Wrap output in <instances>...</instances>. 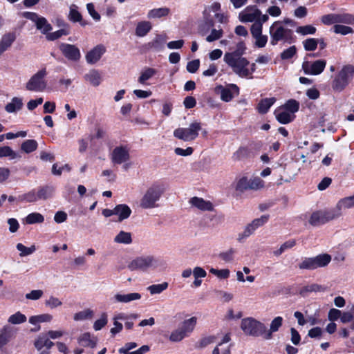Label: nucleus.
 <instances>
[{"label": "nucleus", "instance_id": "nucleus-24", "mask_svg": "<svg viewBox=\"0 0 354 354\" xmlns=\"http://www.w3.org/2000/svg\"><path fill=\"white\" fill-rule=\"evenodd\" d=\"M214 26V21L209 16H203L198 25V31L201 36L207 35Z\"/></svg>", "mask_w": 354, "mask_h": 354}, {"label": "nucleus", "instance_id": "nucleus-16", "mask_svg": "<svg viewBox=\"0 0 354 354\" xmlns=\"http://www.w3.org/2000/svg\"><path fill=\"white\" fill-rule=\"evenodd\" d=\"M261 17V11L254 6H250L246 7L243 11L239 13V19L241 21L255 22Z\"/></svg>", "mask_w": 354, "mask_h": 354}, {"label": "nucleus", "instance_id": "nucleus-11", "mask_svg": "<svg viewBox=\"0 0 354 354\" xmlns=\"http://www.w3.org/2000/svg\"><path fill=\"white\" fill-rule=\"evenodd\" d=\"M336 218H337V216L333 208L328 210L313 212L310 217L309 223L313 226H318Z\"/></svg>", "mask_w": 354, "mask_h": 354}, {"label": "nucleus", "instance_id": "nucleus-40", "mask_svg": "<svg viewBox=\"0 0 354 354\" xmlns=\"http://www.w3.org/2000/svg\"><path fill=\"white\" fill-rule=\"evenodd\" d=\"M93 310L90 308L83 310L74 314L73 319L76 322L85 321L93 318Z\"/></svg>", "mask_w": 354, "mask_h": 354}, {"label": "nucleus", "instance_id": "nucleus-53", "mask_svg": "<svg viewBox=\"0 0 354 354\" xmlns=\"http://www.w3.org/2000/svg\"><path fill=\"white\" fill-rule=\"evenodd\" d=\"M315 32L316 28L312 25L299 26L296 29V32L303 36L308 35H314Z\"/></svg>", "mask_w": 354, "mask_h": 354}, {"label": "nucleus", "instance_id": "nucleus-28", "mask_svg": "<svg viewBox=\"0 0 354 354\" xmlns=\"http://www.w3.org/2000/svg\"><path fill=\"white\" fill-rule=\"evenodd\" d=\"M115 214L118 216V221H122L130 216L131 209L127 205L120 204L115 207Z\"/></svg>", "mask_w": 354, "mask_h": 354}, {"label": "nucleus", "instance_id": "nucleus-6", "mask_svg": "<svg viewBox=\"0 0 354 354\" xmlns=\"http://www.w3.org/2000/svg\"><path fill=\"white\" fill-rule=\"evenodd\" d=\"M241 328L247 335L261 337L266 339V325L253 317H246L241 320Z\"/></svg>", "mask_w": 354, "mask_h": 354}, {"label": "nucleus", "instance_id": "nucleus-4", "mask_svg": "<svg viewBox=\"0 0 354 354\" xmlns=\"http://www.w3.org/2000/svg\"><path fill=\"white\" fill-rule=\"evenodd\" d=\"M162 265V261L158 257L151 254H144L133 259L129 262L127 267L131 271L147 272L149 270H156Z\"/></svg>", "mask_w": 354, "mask_h": 354}, {"label": "nucleus", "instance_id": "nucleus-59", "mask_svg": "<svg viewBox=\"0 0 354 354\" xmlns=\"http://www.w3.org/2000/svg\"><path fill=\"white\" fill-rule=\"evenodd\" d=\"M333 28L334 32L336 34H340L342 35H346L353 32V29L352 28L344 25L336 24L333 26Z\"/></svg>", "mask_w": 354, "mask_h": 354}, {"label": "nucleus", "instance_id": "nucleus-37", "mask_svg": "<svg viewBox=\"0 0 354 354\" xmlns=\"http://www.w3.org/2000/svg\"><path fill=\"white\" fill-rule=\"evenodd\" d=\"M23 106V101L20 97H15L5 107L8 113H15L19 111Z\"/></svg>", "mask_w": 354, "mask_h": 354}, {"label": "nucleus", "instance_id": "nucleus-38", "mask_svg": "<svg viewBox=\"0 0 354 354\" xmlns=\"http://www.w3.org/2000/svg\"><path fill=\"white\" fill-rule=\"evenodd\" d=\"M68 19L70 21L73 22H80L81 25L84 26V24L82 23V17L81 13L79 11L78 6L75 4H72L70 6V10L68 14Z\"/></svg>", "mask_w": 354, "mask_h": 354}, {"label": "nucleus", "instance_id": "nucleus-36", "mask_svg": "<svg viewBox=\"0 0 354 354\" xmlns=\"http://www.w3.org/2000/svg\"><path fill=\"white\" fill-rule=\"evenodd\" d=\"M55 192V189L52 186H44L39 187L37 190V198L39 200H46L51 198Z\"/></svg>", "mask_w": 354, "mask_h": 354}, {"label": "nucleus", "instance_id": "nucleus-44", "mask_svg": "<svg viewBox=\"0 0 354 354\" xmlns=\"http://www.w3.org/2000/svg\"><path fill=\"white\" fill-rule=\"evenodd\" d=\"M326 290V287L317 283H312L302 288V289L300 291V293L303 295H305L308 292H324Z\"/></svg>", "mask_w": 354, "mask_h": 354}, {"label": "nucleus", "instance_id": "nucleus-46", "mask_svg": "<svg viewBox=\"0 0 354 354\" xmlns=\"http://www.w3.org/2000/svg\"><path fill=\"white\" fill-rule=\"evenodd\" d=\"M156 74V70L152 68H144L141 73L140 76L138 78V82L144 84L145 82L151 78L153 75Z\"/></svg>", "mask_w": 354, "mask_h": 354}, {"label": "nucleus", "instance_id": "nucleus-8", "mask_svg": "<svg viewBox=\"0 0 354 354\" xmlns=\"http://www.w3.org/2000/svg\"><path fill=\"white\" fill-rule=\"evenodd\" d=\"M201 130V124L199 122L191 123L187 128H178L174 130V136L185 142L192 141L198 136V132Z\"/></svg>", "mask_w": 354, "mask_h": 354}, {"label": "nucleus", "instance_id": "nucleus-58", "mask_svg": "<svg viewBox=\"0 0 354 354\" xmlns=\"http://www.w3.org/2000/svg\"><path fill=\"white\" fill-rule=\"evenodd\" d=\"M337 23H343L350 25L354 24V16L348 14H337Z\"/></svg>", "mask_w": 354, "mask_h": 354}, {"label": "nucleus", "instance_id": "nucleus-12", "mask_svg": "<svg viewBox=\"0 0 354 354\" xmlns=\"http://www.w3.org/2000/svg\"><path fill=\"white\" fill-rule=\"evenodd\" d=\"M130 149L125 145L115 147L110 153V159L114 165H121L130 159Z\"/></svg>", "mask_w": 354, "mask_h": 354}, {"label": "nucleus", "instance_id": "nucleus-57", "mask_svg": "<svg viewBox=\"0 0 354 354\" xmlns=\"http://www.w3.org/2000/svg\"><path fill=\"white\" fill-rule=\"evenodd\" d=\"M249 179L247 177H242L238 180L236 183L235 189L236 191L243 192L244 191L249 189Z\"/></svg>", "mask_w": 354, "mask_h": 354}, {"label": "nucleus", "instance_id": "nucleus-26", "mask_svg": "<svg viewBox=\"0 0 354 354\" xmlns=\"http://www.w3.org/2000/svg\"><path fill=\"white\" fill-rule=\"evenodd\" d=\"M53 319V316L50 314H41L39 315H34L29 317V323L37 326V328L32 329V331H38L40 330V323L50 322Z\"/></svg>", "mask_w": 354, "mask_h": 354}, {"label": "nucleus", "instance_id": "nucleus-10", "mask_svg": "<svg viewBox=\"0 0 354 354\" xmlns=\"http://www.w3.org/2000/svg\"><path fill=\"white\" fill-rule=\"evenodd\" d=\"M269 219V215H262L261 217L254 219L250 223L248 224L244 230L239 233L237 240L242 242L244 239L251 236L260 227L266 224Z\"/></svg>", "mask_w": 354, "mask_h": 354}, {"label": "nucleus", "instance_id": "nucleus-63", "mask_svg": "<svg viewBox=\"0 0 354 354\" xmlns=\"http://www.w3.org/2000/svg\"><path fill=\"white\" fill-rule=\"evenodd\" d=\"M108 322L107 315L106 313H103L99 319H97L93 324V328L97 331L101 330L104 326L106 325Z\"/></svg>", "mask_w": 354, "mask_h": 354}, {"label": "nucleus", "instance_id": "nucleus-31", "mask_svg": "<svg viewBox=\"0 0 354 354\" xmlns=\"http://www.w3.org/2000/svg\"><path fill=\"white\" fill-rule=\"evenodd\" d=\"M84 79L93 86H99L102 81L100 72L95 69L91 70L88 73L85 74Z\"/></svg>", "mask_w": 354, "mask_h": 354}, {"label": "nucleus", "instance_id": "nucleus-29", "mask_svg": "<svg viewBox=\"0 0 354 354\" xmlns=\"http://www.w3.org/2000/svg\"><path fill=\"white\" fill-rule=\"evenodd\" d=\"M15 39V32H8L2 37L0 41V55L12 45Z\"/></svg>", "mask_w": 354, "mask_h": 354}, {"label": "nucleus", "instance_id": "nucleus-64", "mask_svg": "<svg viewBox=\"0 0 354 354\" xmlns=\"http://www.w3.org/2000/svg\"><path fill=\"white\" fill-rule=\"evenodd\" d=\"M45 305L50 308H55L62 305L61 300L54 296H50L49 298L46 300Z\"/></svg>", "mask_w": 354, "mask_h": 354}, {"label": "nucleus", "instance_id": "nucleus-60", "mask_svg": "<svg viewBox=\"0 0 354 354\" xmlns=\"http://www.w3.org/2000/svg\"><path fill=\"white\" fill-rule=\"evenodd\" d=\"M249 189L257 190L264 186V182L259 177L249 179Z\"/></svg>", "mask_w": 354, "mask_h": 354}, {"label": "nucleus", "instance_id": "nucleus-18", "mask_svg": "<svg viewBox=\"0 0 354 354\" xmlns=\"http://www.w3.org/2000/svg\"><path fill=\"white\" fill-rule=\"evenodd\" d=\"M105 52L106 48L103 45L96 46L86 53L85 56L86 62L89 64H95L101 59Z\"/></svg>", "mask_w": 354, "mask_h": 354}, {"label": "nucleus", "instance_id": "nucleus-1", "mask_svg": "<svg viewBox=\"0 0 354 354\" xmlns=\"http://www.w3.org/2000/svg\"><path fill=\"white\" fill-rule=\"evenodd\" d=\"M245 50V44L240 42L237 44L235 50L225 53L223 61L240 77L252 78V74L256 71V65L243 57Z\"/></svg>", "mask_w": 354, "mask_h": 354}, {"label": "nucleus", "instance_id": "nucleus-51", "mask_svg": "<svg viewBox=\"0 0 354 354\" xmlns=\"http://www.w3.org/2000/svg\"><path fill=\"white\" fill-rule=\"evenodd\" d=\"M354 320V304L350 308L348 311H342L341 322L347 324Z\"/></svg>", "mask_w": 354, "mask_h": 354}, {"label": "nucleus", "instance_id": "nucleus-19", "mask_svg": "<svg viewBox=\"0 0 354 354\" xmlns=\"http://www.w3.org/2000/svg\"><path fill=\"white\" fill-rule=\"evenodd\" d=\"M354 207V194L340 199L333 208L337 218L342 215V210Z\"/></svg>", "mask_w": 354, "mask_h": 354}, {"label": "nucleus", "instance_id": "nucleus-2", "mask_svg": "<svg viewBox=\"0 0 354 354\" xmlns=\"http://www.w3.org/2000/svg\"><path fill=\"white\" fill-rule=\"evenodd\" d=\"M354 77V67L345 65L331 77L330 83L332 91L335 93L342 92L352 82Z\"/></svg>", "mask_w": 354, "mask_h": 354}, {"label": "nucleus", "instance_id": "nucleus-48", "mask_svg": "<svg viewBox=\"0 0 354 354\" xmlns=\"http://www.w3.org/2000/svg\"><path fill=\"white\" fill-rule=\"evenodd\" d=\"M220 10L221 4L218 2H214L204 10L203 16H209L214 19V15L219 13L218 11Z\"/></svg>", "mask_w": 354, "mask_h": 354}, {"label": "nucleus", "instance_id": "nucleus-32", "mask_svg": "<svg viewBox=\"0 0 354 354\" xmlns=\"http://www.w3.org/2000/svg\"><path fill=\"white\" fill-rule=\"evenodd\" d=\"M79 344L84 347L94 348L96 346V339L89 333L82 334L78 338Z\"/></svg>", "mask_w": 354, "mask_h": 354}, {"label": "nucleus", "instance_id": "nucleus-7", "mask_svg": "<svg viewBox=\"0 0 354 354\" xmlns=\"http://www.w3.org/2000/svg\"><path fill=\"white\" fill-rule=\"evenodd\" d=\"M196 324L197 318L196 317H192L184 320L178 328L171 332L169 340L174 342H178L184 338L189 337L194 331Z\"/></svg>", "mask_w": 354, "mask_h": 354}, {"label": "nucleus", "instance_id": "nucleus-39", "mask_svg": "<svg viewBox=\"0 0 354 354\" xmlns=\"http://www.w3.org/2000/svg\"><path fill=\"white\" fill-rule=\"evenodd\" d=\"M315 268L326 266L331 261V257L328 254H319L313 257Z\"/></svg>", "mask_w": 354, "mask_h": 354}, {"label": "nucleus", "instance_id": "nucleus-56", "mask_svg": "<svg viewBox=\"0 0 354 354\" xmlns=\"http://www.w3.org/2000/svg\"><path fill=\"white\" fill-rule=\"evenodd\" d=\"M69 33L70 32L68 29L62 28L55 32L47 34L46 37L49 41H54L60 38L63 35H68Z\"/></svg>", "mask_w": 354, "mask_h": 354}, {"label": "nucleus", "instance_id": "nucleus-34", "mask_svg": "<svg viewBox=\"0 0 354 354\" xmlns=\"http://www.w3.org/2000/svg\"><path fill=\"white\" fill-rule=\"evenodd\" d=\"M114 242L120 244L129 245L132 243V236L130 232L120 231L113 239Z\"/></svg>", "mask_w": 354, "mask_h": 354}, {"label": "nucleus", "instance_id": "nucleus-13", "mask_svg": "<svg viewBox=\"0 0 354 354\" xmlns=\"http://www.w3.org/2000/svg\"><path fill=\"white\" fill-rule=\"evenodd\" d=\"M215 92L219 94L221 99L226 102L231 101L235 95L239 93V87L234 84H230L226 86L222 85L216 86Z\"/></svg>", "mask_w": 354, "mask_h": 354}, {"label": "nucleus", "instance_id": "nucleus-49", "mask_svg": "<svg viewBox=\"0 0 354 354\" xmlns=\"http://www.w3.org/2000/svg\"><path fill=\"white\" fill-rule=\"evenodd\" d=\"M26 317L20 312H17L10 315L8 319V323L11 324H20L26 322Z\"/></svg>", "mask_w": 354, "mask_h": 354}, {"label": "nucleus", "instance_id": "nucleus-35", "mask_svg": "<svg viewBox=\"0 0 354 354\" xmlns=\"http://www.w3.org/2000/svg\"><path fill=\"white\" fill-rule=\"evenodd\" d=\"M170 10L167 7L154 8L148 12L147 17L149 19H158L167 16Z\"/></svg>", "mask_w": 354, "mask_h": 354}, {"label": "nucleus", "instance_id": "nucleus-5", "mask_svg": "<svg viewBox=\"0 0 354 354\" xmlns=\"http://www.w3.org/2000/svg\"><path fill=\"white\" fill-rule=\"evenodd\" d=\"M164 193L162 186L158 183L151 185L144 193L140 201V206L142 209H153L158 206L160 201Z\"/></svg>", "mask_w": 354, "mask_h": 354}, {"label": "nucleus", "instance_id": "nucleus-54", "mask_svg": "<svg viewBox=\"0 0 354 354\" xmlns=\"http://www.w3.org/2000/svg\"><path fill=\"white\" fill-rule=\"evenodd\" d=\"M168 288V283L163 282L159 284L149 286L147 289L151 295L160 294Z\"/></svg>", "mask_w": 354, "mask_h": 354}, {"label": "nucleus", "instance_id": "nucleus-23", "mask_svg": "<svg viewBox=\"0 0 354 354\" xmlns=\"http://www.w3.org/2000/svg\"><path fill=\"white\" fill-rule=\"evenodd\" d=\"M189 203L192 206L201 210V211H212L213 209V205L209 201H205L202 198L192 197L189 200Z\"/></svg>", "mask_w": 354, "mask_h": 354}, {"label": "nucleus", "instance_id": "nucleus-25", "mask_svg": "<svg viewBox=\"0 0 354 354\" xmlns=\"http://www.w3.org/2000/svg\"><path fill=\"white\" fill-rule=\"evenodd\" d=\"M167 39L166 34L157 35L151 41L147 44V46L156 51H161L164 49V44Z\"/></svg>", "mask_w": 354, "mask_h": 354}, {"label": "nucleus", "instance_id": "nucleus-27", "mask_svg": "<svg viewBox=\"0 0 354 354\" xmlns=\"http://www.w3.org/2000/svg\"><path fill=\"white\" fill-rule=\"evenodd\" d=\"M283 319L282 317L278 316L274 317L270 325V328L268 329L266 326V339H270L272 337V333L277 332L280 327L282 326Z\"/></svg>", "mask_w": 354, "mask_h": 354}, {"label": "nucleus", "instance_id": "nucleus-14", "mask_svg": "<svg viewBox=\"0 0 354 354\" xmlns=\"http://www.w3.org/2000/svg\"><path fill=\"white\" fill-rule=\"evenodd\" d=\"M326 62L319 59L315 62L304 61L302 64V69L305 74L317 75L323 72L326 67Z\"/></svg>", "mask_w": 354, "mask_h": 354}, {"label": "nucleus", "instance_id": "nucleus-41", "mask_svg": "<svg viewBox=\"0 0 354 354\" xmlns=\"http://www.w3.org/2000/svg\"><path fill=\"white\" fill-rule=\"evenodd\" d=\"M37 29L40 30L42 34L47 35L52 30L51 25L48 22L46 18L40 17L35 24Z\"/></svg>", "mask_w": 354, "mask_h": 354}, {"label": "nucleus", "instance_id": "nucleus-3", "mask_svg": "<svg viewBox=\"0 0 354 354\" xmlns=\"http://www.w3.org/2000/svg\"><path fill=\"white\" fill-rule=\"evenodd\" d=\"M269 34L272 46H276L279 42L291 44L293 41V31L281 21H276L270 26Z\"/></svg>", "mask_w": 354, "mask_h": 354}, {"label": "nucleus", "instance_id": "nucleus-61", "mask_svg": "<svg viewBox=\"0 0 354 354\" xmlns=\"http://www.w3.org/2000/svg\"><path fill=\"white\" fill-rule=\"evenodd\" d=\"M299 268L300 269H306V270H315V266L313 260V257L311 258H304L301 262L299 264Z\"/></svg>", "mask_w": 354, "mask_h": 354}, {"label": "nucleus", "instance_id": "nucleus-20", "mask_svg": "<svg viewBox=\"0 0 354 354\" xmlns=\"http://www.w3.org/2000/svg\"><path fill=\"white\" fill-rule=\"evenodd\" d=\"M13 337V328L9 325L3 326L0 329V351H1Z\"/></svg>", "mask_w": 354, "mask_h": 354}, {"label": "nucleus", "instance_id": "nucleus-45", "mask_svg": "<svg viewBox=\"0 0 354 354\" xmlns=\"http://www.w3.org/2000/svg\"><path fill=\"white\" fill-rule=\"evenodd\" d=\"M6 157H8L10 160H14L20 158V156L8 146L1 147L0 158Z\"/></svg>", "mask_w": 354, "mask_h": 354}, {"label": "nucleus", "instance_id": "nucleus-21", "mask_svg": "<svg viewBox=\"0 0 354 354\" xmlns=\"http://www.w3.org/2000/svg\"><path fill=\"white\" fill-rule=\"evenodd\" d=\"M274 114L277 120L281 124H288L291 122L295 118V115L290 113L287 109L282 106L276 109Z\"/></svg>", "mask_w": 354, "mask_h": 354}, {"label": "nucleus", "instance_id": "nucleus-15", "mask_svg": "<svg viewBox=\"0 0 354 354\" xmlns=\"http://www.w3.org/2000/svg\"><path fill=\"white\" fill-rule=\"evenodd\" d=\"M263 27L260 23H254L250 28L252 37L255 39L254 46L261 48L266 46L268 42V36L262 34Z\"/></svg>", "mask_w": 354, "mask_h": 354}, {"label": "nucleus", "instance_id": "nucleus-62", "mask_svg": "<svg viewBox=\"0 0 354 354\" xmlns=\"http://www.w3.org/2000/svg\"><path fill=\"white\" fill-rule=\"evenodd\" d=\"M318 39L315 38H309L304 41V46L306 50L313 51L315 50L318 45Z\"/></svg>", "mask_w": 354, "mask_h": 354}, {"label": "nucleus", "instance_id": "nucleus-55", "mask_svg": "<svg viewBox=\"0 0 354 354\" xmlns=\"http://www.w3.org/2000/svg\"><path fill=\"white\" fill-rule=\"evenodd\" d=\"M282 107L295 115L299 111V103L297 100L291 99L288 100Z\"/></svg>", "mask_w": 354, "mask_h": 354}, {"label": "nucleus", "instance_id": "nucleus-50", "mask_svg": "<svg viewBox=\"0 0 354 354\" xmlns=\"http://www.w3.org/2000/svg\"><path fill=\"white\" fill-rule=\"evenodd\" d=\"M21 149L27 153L35 151L37 148V142L35 140H27L21 144Z\"/></svg>", "mask_w": 354, "mask_h": 354}, {"label": "nucleus", "instance_id": "nucleus-52", "mask_svg": "<svg viewBox=\"0 0 354 354\" xmlns=\"http://www.w3.org/2000/svg\"><path fill=\"white\" fill-rule=\"evenodd\" d=\"M223 30L221 29L212 28L210 30V34L207 35L205 40L207 42H213L216 40L221 39L223 37Z\"/></svg>", "mask_w": 354, "mask_h": 354}, {"label": "nucleus", "instance_id": "nucleus-33", "mask_svg": "<svg viewBox=\"0 0 354 354\" xmlns=\"http://www.w3.org/2000/svg\"><path fill=\"white\" fill-rule=\"evenodd\" d=\"M275 101L276 99L274 97L262 99L257 106L259 113L261 114L266 113Z\"/></svg>", "mask_w": 354, "mask_h": 354}, {"label": "nucleus", "instance_id": "nucleus-43", "mask_svg": "<svg viewBox=\"0 0 354 354\" xmlns=\"http://www.w3.org/2000/svg\"><path fill=\"white\" fill-rule=\"evenodd\" d=\"M19 202L34 203L39 201L37 190L32 189L28 193L19 195L17 197Z\"/></svg>", "mask_w": 354, "mask_h": 354}, {"label": "nucleus", "instance_id": "nucleus-30", "mask_svg": "<svg viewBox=\"0 0 354 354\" xmlns=\"http://www.w3.org/2000/svg\"><path fill=\"white\" fill-rule=\"evenodd\" d=\"M152 25L149 21H142L138 23L136 28V35L142 37L146 36L151 30Z\"/></svg>", "mask_w": 354, "mask_h": 354}, {"label": "nucleus", "instance_id": "nucleus-22", "mask_svg": "<svg viewBox=\"0 0 354 354\" xmlns=\"http://www.w3.org/2000/svg\"><path fill=\"white\" fill-rule=\"evenodd\" d=\"M141 299V295L138 292L131 293H122L118 292L113 296V299L115 302L127 304L133 301L139 300Z\"/></svg>", "mask_w": 354, "mask_h": 354}, {"label": "nucleus", "instance_id": "nucleus-17", "mask_svg": "<svg viewBox=\"0 0 354 354\" xmlns=\"http://www.w3.org/2000/svg\"><path fill=\"white\" fill-rule=\"evenodd\" d=\"M59 50L68 60L77 62L81 58L80 50L75 45L62 43L59 45Z\"/></svg>", "mask_w": 354, "mask_h": 354}, {"label": "nucleus", "instance_id": "nucleus-47", "mask_svg": "<svg viewBox=\"0 0 354 354\" xmlns=\"http://www.w3.org/2000/svg\"><path fill=\"white\" fill-rule=\"evenodd\" d=\"M16 248L20 252L19 256L21 257L30 255L36 250L35 245H32L30 247H26L21 243L17 244Z\"/></svg>", "mask_w": 354, "mask_h": 354}, {"label": "nucleus", "instance_id": "nucleus-9", "mask_svg": "<svg viewBox=\"0 0 354 354\" xmlns=\"http://www.w3.org/2000/svg\"><path fill=\"white\" fill-rule=\"evenodd\" d=\"M47 75L45 68L37 71L33 75L26 84L28 91L33 92H42L46 88V82L44 80Z\"/></svg>", "mask_w": 354, "mask_h": 354}, {"label": "nucleus", "instance_id": "nucleus-42", "mask_svg": "<svg viewBox=\"0 0 354 354\" xmlns=\"http://www.w3.org/2000/svg\"><path fill=\"white\" fill-rule=\"evenodd\" d=\"M44 221V217L38 212H32L26 216L24 218V223L29 225L35 223H41Z\"/></svg>", "mask_w": 354, "mask_h": 354}]
</instances>
